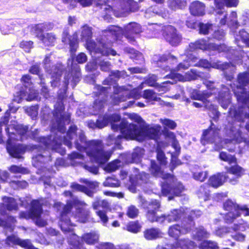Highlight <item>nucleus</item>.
I'll return each mask as SVG.
<instances>
[{
	"label": "nucleus",
	"instance_id": "nucleus-1",
	"mask_svg": "<svg viewBox=\"0 0 249 249\" xmlns=\"http://www.w3.org/2000/svg\"><path fill=\"white\" fill-rule=\"evenodd\" d=\"M77 130L76 125L70 126L66 135L63 136V144L71 148L72 146L71 141L76 138L74 145L77 150L85 152L92 163H97L99 166L105 164L110 158L112 152L105 150L104 143L101 140L87 141L83 131L77 135Z\"/></svg>",
	"mask_w": 249,
	"mask_h": 249
},
{
	"label": "nucleus",
	"instance_id": "nucleus-2",
	"mask_svg": "<svg viewBox=\"0 0 249 249\" xmlns=\"http://www.w3.org/2000/svg\"><path fill=\"white\" fill-rule=\"evenodd\" d=\"M160 204L157 200L152 201L147 206L146 203L142 202V206L144 208L148 209L147 217L151 221H157L162 223L164 220H167L169 223L176 221L181 216V211L178 210H174L171 212V214L165 217L164 215L161 216L156 215L155 211L160 207Z\"/></svg>",
	"mask_w": 249,
	"mask_h": 249
},
{
	"label": "nucleus",
	"instance_id": "nucleus-3",
	"mask_svg": "<svg viewBox=\"0 0 249 249\" xmlns=\"http://www.w3.org/2000/svg\"><path fill=\"white\" fill-rule=\"evenodd\" d=\"M156 173H157L156 176L165 180L161 186L163 195L166 196L169 194H174L178 196L184 190L183 185L179 182H177L171 174L161 172Z\"/></svg>",
	"mask_w": 249,
	"mask_h": 249
},
{
	"label": "nucleus",
	"instance_id": "nucleus-4",
	"mask_svg": "<svg viewBox=\"0 0 249 249\" xmlns=\"http://www.w3.org/2000/svg\"><path fill=\"white\" fill-rule=\"evenodd\" d=\"M109 31L117 39L122 34L130 41H135L134 36L139 34L142 32V26L140 24L136 22H131L125 26L124 29L116 26H112Z\"/></svg>",
	"mask_w": 249,
	"mask_h": 249
},
{
	"label": "nucleus",
	"instance_id": "nucleus-5",
	"mask_svg": "<svg viewBox=\"0 0 249 249\" xmlns=\"http://www.w3.org/2000/svg\"><path fill=\"white\" fill-rule=\"evenodd\" d=\"M42 213L41 203L38 200H33L31 203V208L29 212H22L19 214L20 218L36 219V224L40 227L44 226L47 222L40 218Z\"/></svg>",
	"mask_w": 249,
	"mask_h": 249
},
{
	"label": "nucleus",
	"instance_id": "nucleus-6",
	"mask_svg": "<svg viewBox=\"0 0 249 249\" xmlns=\"http://www.w3.org/2000/svg\"><path fill=\"white\" fill-rule=\"evenodd\" d=\"M141 127L137 124H128L125 120L120 123V132L123 138L134 139L141 137Z\"/></svg>",
	"mask_w": 249,
	"mask_h": 249
},
{
	"label": "nucleus",
	"instance_id": "nucleus-7",
	"mask_svg": "<svg viewBox=\"0 0 249 249\" xmlns=\"http://www.w3.org/2000/svg\"><path fill=\"white\" fill-rule=\"evenodd\" d=\"M86 206V204L84 202L79 200L77 198H72L63 207V214L69 213L74 208L78 211L76 213L77 216L81 217L82 216H87L89 214V212L85 209Z\"/></svg>",
	"mask_w": 249,
	"mask_h": 249
},
{
	"label": "nucleus",
	"instance_id": "nucleus-8",
	"mask_svg": "<svg viewBox=\"0 0 249 249\" xmlns=\"http://www.w3.org/2000/svg\"><path fill=\"white\" fill-rule=\"evenodd\" d=\"M241 207L231 200H228L224 203V209L229 211L225 214L224 217L227 223L232 222L234 219L240 215V212H242L240 209Z\"/></svg>",
	"mask_w": 249,
	"mask_h": 249
},
{
	"label": "nucleus",
	"instance_id": "nucleus-9",
	"mask_svg": "<svg viewBox=\"0 0 249 249\" xmlns=\"http://www.w3.org/2000/svg\"><path fill=\"white\" fill-rule=\"evenodd\" d=\"M116 5L119 7L117 17H121L125 13L136 12L139 9L138 3L133 0H116Z\"/></svg>",
	"mask_w": 249,
	"mask_h": 249
},
{
	"label": "nucleus",
	"instance_id": "nucleus-10",
	"mask_svg": "<svg viewBox=\"0 0 249 249\" xmlns=\"http://www.w3.org/2000/svg\"><path fill=\"white\" fill-rule=\"evenodd\" d=\"M81 77V70L79 66L71 67L69 71L65 73V87L67 89L69 84H71L72 88H74L80 81Z\"/></svg>",
	"mask_w": 249,
	"mask_h": 249
},
{
	"label": "nucleus",
	"instance_id": "nucleus-11",
	"mask_svg": "<svg viewBox=\"0 0 249 249\" xmlns=\"http://www.w3.org/2000/svg\"><path fill=\"white\" fill-rule=\"evenodd\" d=\"M177 32V29L170 25L164 26L162 29L163 36L173 46H178L181 41V38Z\"/></svg>",
	"mask_w": 249,
	"mask_h": 249
},
{
	"label": "nucleus",
	"instance_id": "nucleus-12",
	"mask_svg": "<svg viewBox=\"0 0 249 249\" xmlns=\"http://www.w3.org/2000/svg\"><path fill=\"white\" fill-rule=\"evenodd\" d=\"M177 32V29L170 25L164 26L162 29L163 36L173 46H178L181 41V38Z\"/></svg>",
	"mask_w": 249,
	"mask_h": 249
},
{
	"label": "nucleus",
	"instance_id": "nucleus-13",
	"mask_svg": "<svg viewBox=\"0 0 249 249\" xmlns=\"http://www.w3.org/2000/svg\"><path fill=\"white\" fill-rule=\"evenodd\" d=\"M157 153L156 158L159 162L158 164L155 160H150V171H161V167L166 166L167 164V158L161 148L157 147L156 150Z\"/></svg>",
	"mask_w": 249,
	"mask_h": 249
},
{
	"label": "nucleus",
	"instance_id": "nucleus-14",
	"mask_svg": "<svg viewBox=\"0 0 249 249\" xmlns=\"http://www.w3.org/2000/svg\"><path fill=\"white\" fill-rule=\"evenodd\" d=\"M160 128V125L153 127L142 126L141 127V137L144 136L149 139L158 141L161 135Z\"/></svg>",
	"mask_w": 249,
	"mask_h": 249
},
{
	"label": "nucleus",
	"instance_id": "nucleus-15",
	"mask_svg": "<svg viewBox=\"0 0 249 249\" xmlns=\"http://www.w3.org/2000/svg\"><path fill=\"white\" fill-rule=\"evenodd\" d=\"M63 42H68L70 46V52L71 58H73L75 55V53L78 47V39L77 34L75 33L72 35H70L68 33L64 34Z\"/></svg>",
	"mask_w": 249,
	"mask_h": 249
},
{
	"label": "nucleus",
	"instance_id": "nucleus-16",
	"mask_svg": "<svg viewBox=\"0 0 249 249\" xmlns=\"http://www.w3.org/2000/svg\"><path fill=\"white\" fill-rule=\"evenodd\" d=\"M219 157L222 161L227 162L229 164L234 163L233 166L229 168L228 171H242L243 168L237 163V159L235 156L230 155L226 152H220Z\"/></svg>",
	"mask_w": 249,
	"mask_h": 249
},
{
	"label": "nucleus",
	"instance_id": "nucleus-17",
	"mask_svg": "<svg viewBox=\"0 0 249 249\" xmlns=\"http://www.w3.org/2000/svg\"><path fill=\"white\" fill-rule=\"evenodd\" d=\"M190 227L186 226L184 228L180 227L178 225H173L169 228V235L173 238H178L180 234H185L190 230V227L194 225V222L191 221L189 223Z\"/></svg>",
	"mask_w": 249,
	"mask_h": 249
},
{
	"label": "nucleus",
	"instance_id": "nucleus-18",
	"mask_svg": "<svg viewBox=\"0 0 249 249\" xmlns=\"http://www.w3.org/2000/svg\"><path fill=\"white\" fill-rule=\"evenodd\" d=\"M196 47L201 50H209L220 52L222 50L223 45H217L215 43H207L205 39L197 40L196 42Z\"/></svg>",
	"mask_w": 249,
	"mask_h": 249
},
{
	"label": "nucleus",
	"instance_id": "nucleus-19",
	"mask_svg": "<svg viewBox=\"0 0 249 249\" xmlns=\"http://www.w3.org/2000/svg\"><path fill=\"white\" fill-rule=\"evenodd\" d=\"M205 6L203 3L198 0L192 2L189 6L190 14L194 16H202L205 14Z\"/></svg>",
	"mask_w": 249,
	"mask_h": 249
},
{
	"label": "nucleus",
	"instance_id": "nucleus-20",
	"mask_svg": "<svg viewBox=\"0 0 249 249\" xmlns=\"http://www.w3.org/2000/svg\"><path fill=\"white\" fill-rule=\"evenodd\" d=\"M195 246V243L189 239H181L166 248L168 249H193Z\"/></svg>",
	"mask_w": 249,
	"mask_h": 249
},
{
	"label": "nucleus",
	"instance_id": "nucleus-21",
	"mask_svg": "<svg viewBox=\"0 0 249 249\" xmlns=\"http://www.w3.org/2000/svg\"><path fill=\"white\" fill-rule=\"evenodd\" d=\"M69 158L71 160V163L74 164V165H80V166L83 167L84 169L88 170V171H97V170H92L90 167L87 165L83 162H79L76 163V160H84L85 159V156L83 154L78 152H72L69 155Z\"/></svg>",
	"mask_w": 249,
	"mask_h": 249
},
{
	"label": "nucleus",
	"instance_id": "nucleus-22",
	"mask_svg": "<svg viewBox=\"0 0 249 249\" xmlns=\"http://www.w3.org/2000/svg\"><path fill=\"white\" fill-rule=\"evenodd\" d=\"M190 0H168V7L172 10H183L187 7Z\"/></svg>",
	"mask_w": 249,
	"mask_h": 249
},
{
	"label": "nucleus",
	"instance_id": "nucleus-23",
	"mask_svg": "<svg viewBox=\"0 0 249 249\" xmlns=\"http://www.w3.org/2000/svg\"><path fill=\"white\" fill-rule=\"evenodd\" d=\"M237 83L239 86L237 89L241 90V91L246 90L245 87L249 84V73L248 72L239 73L237 78Z\"/></svg>",
	"mask_w": 249,
	"mask_h": 249
},
{
	"label": "nucleus",
	"instance_id": "nucleus-24",
	"mask_svg": "<svg viewBox=\"0 0 249 249\" xmlns=\"http://www.w3.org/2000/svg\"><path fill=\"white\" fill-rule=\"evenodd\" d=\"M225 181L224 177V173H217L210 177L209 179L210 185L213 187L217 188L222 185Z\"/></svg>",
	"mask_w": 249,
	"mask_h": 249
},
{
	"label": "nucleus",
	"instance_id": "nucleus-25",
	"mask_svg": "<svg viewBox=\"0 0 249 249\" xmlns=\"http://www.w3.org/2000/svg\"><path fill=\"white\" fill-rule=\"evenodd\" d=\"M6 243L9 245H18L24 248L30 246V241L29 240H21L15 235L8 236L7 238Z\"/></svg>",
	"mask_w": 249,
	"mask_h": 249
},
{
	"label": "nucleus",
	"instance_id": "nucleus-26",
	"mask_svg": "<svg viewBox=\"0 0 249 249\" xmlns=\"http://www.w3.org/2000/svg\"><path fill=\"white\" fill-rule=\"evenodd\" d=\"M104 8V11L105 12L103 18L105 19H109L111 18V13H113L116 17L118 14H119V7L116 5V0H113L112 5L106 4Z\"/></svg>",
	"mask_w": 249,
	"mask_h": 249
},
{
	"label": "nucleus",
	"instance_id": "nucleus-27",
	"mask_svg": "<svg viewBox=\"0 0 249 249\" xmlns=\"http://www.w3.org/2000/svg\"><path fill=\"white\" fill-rule=\"evenodd\" d=\"M82 238L87 244L94 245L98 242L99 235L95 231H92L84 234Z\"/></svg>",
	"mask_w": 249,
	"mask_h": 249
},
{
	"label": "nucleus",
	"instance_id": "nucleus-28",
	"mask_svg": "<svg viewBox=\"0 0 249 249\" xmlns=\"http://www.w3.org/2000/svg\"><path fill=\"white\" fill-rule=\"evenodd\" d=\"M37 95V92L35 90L30 87L26 89L25 92L20 91V98L25 99L27 101H32L34 100Z\"/></svg>",
	"mask_w": 249,
	"mask_h": 249
},
{
	"label": "nucleus",
	"instance_id": "nucleus-29",
	"mask_svg": "<svg viewBox=\"0 0 249 249\" xmlns=\"http://www.w3.org/2000/svg\"><path fill=\"white\" fill-rule=\"evenodd\" d=\"M239 3V0H215V6L220 9L225 4L228 7H236Z\"/></svg>",
	"mask_w": 249,
	"mask_h": 249
},
{
	"label": "nucleus",
	"instance_id": "nucleus-30",
	"mask_svg": "<svg viewBox=\"0 0 249 249\" xmlns=\"http://www.w3.org/2000/svg\"><path fill=\"white\" fill-rule=\"evenodd\" d=\"M141 97V93L137 89H131L129 93L125 95H121L118 97V101L122 102L126 100L127 99L133 98L138 99Z\"/></svg>",
	"mask_w": 249,
	"mask_h": 249
},
{
	"label": "nucleus",
	"instance_id": "nucleus-31",
	"mask_svg": "<svg viewBox=\"0 0 249 249\" xmlns=\"http://www.w3.org/2000/svg\"><path fill=\"white\" fill-rule=\"evenodd\" d=\"M3 207H6L8 211L16 210L18 208V205L13 198L4 197L3 198Z\"/></svg>",
	"mask_w": 249,
	"mask_h": 249
},
{
	"label": "nucleus",
	"instance_id": "nucleus-32",
	"mask_svg": "<svg viewBox=\"0 0 249 249\" xmlns=\"http://www.w3.org/2000/svg\"><path fill=\"white\" fill-rule=\"evenodd\" d=\"M144 237L148 240H152L161 236V232L156 229H150L144 232Z\"/></svg>",
	"mask_w": 249,
	"mask_h": 249
},
{
	"label": "nucleus",
	"instance_id": "nucleus-33",
	"mask_svg": "<svg viewBox=\"0 0 249 249\" xmlns=\"http://www.w3.org/2000/svg\"><path fill=\"white\" fill-rule=\"evenodd\" d=\"M8 172H0V179L3 181H9V182H15L18 186L22 188H25L27 186V183L26 181H18L14 180H10L8 178Z\"/></svg>",
	"mask_w": 249,
	"mask_h": 249
},
{
	"label": "nucleus",
	"instance_id": "nucleus-34",
	"mask_svg": "<svg viewBox=\"0 0 249 249\" xmlns=\"http://www.w3.org/2000/svg\"><path fill=\"white\" fill-rule=\"evenodd\" d=\"M142 97L149 101H158L160 100V98L157 97V93L152 89L144 90Z\"/></svg>",
	"mask_w": 249,
	"mask_h": 249
},
{
	"label": "nucleus",
	"instance_id": "nucleus-35",
	"mask_svg": "<svg viewBox=\"0 0 249 249\" xmlns=\"http://www.w3.org/2000/svg\"><path fill=\"white\" fill-rule=\"evenodd\" d=\"M225 181L229 180L230 182L234 183L237 179L242 176V172H223Z\"/></svg>",
	"mask_w": 249,
	"mask_h": 249
},
{
	"label": "nucleus",
	"instance_id": "nucleus-36",
	"mask_svg": "<svg viewBox=\"0 0 249 249\" xmlns=\"http://www.w3.org/2000/svg\"><path fill=\"white\" fill-rule=\"evenodd\" d=\"M9 154L13 157L19 158L24 153V148L19 145H17L8 149Z\"/></svg>",
	"mask_w": 249,
	"mask_h": 249
},
{
	"label": "nucleus",
	"instance_id": "nucleus-37",
	"mask_svg": "<svg viewBox=\"0 0 249 249\" xmlns=\"http://www.w3.org/2000/svg\"><path fill=\"white\" fill-rule=\"evenodd\" d=\"M42 42L46 46H49L53 44L55 40V37L54 35L52 33L44 34L40 39Z\"/></svg>",
	"mask_w": 249,
	"mask_h": 249
},
{
	"label": "nucleus",
	"instance_id": "nucleus-38",
	"mask_svg": "<svg viewBox=\"0 0 249 249\" xmlns=\"http://www.w3.org/2000/svg\"><path fill=\"white\" fill-rule=\"evenodd\" d=\"M213 123L212 122H211V124L208 127V128L203 130L200 139L201 142L205 143H209L210 142H213L211 141V138L208 137V135L210 133V131H211L213 129Z\"/></svg>",
	"mask_w": 249,
	"mask_h": 249
},
{
	"label": "nucleus",
	"instance_id": "nucleus-39",
	"mask_svg": "<svg viewBox=\"0 0 249 249\" xmlns=\"http://www.w3.org/2000/svg\"><path fill=\"white\" fill-rule=\"evenodd\" d=\"M121 160L116 159L107 164L104 168L106 171H115L120 166Z\"/></svg>",
	"mask_w": 249,
	"mask_h": 249
},
{
	"label": "nucleus",
	"instance_id": "nucleus-40",
	"mask_svg": "<svg viewBox=\"0 0 249 249\" xmlns=\"http://www.w3.org/2000/svg\"><path fill=\"white\" fill-rule=\"evenodd\" d=\"M44 26L42 24H37L32 26L31 28V32L35 35L39 39L41 36L44 35L43 33Z\"/></svg>",
	"mask_w": 249,
	"mask_h": 249
},
{
	"label": "nucleus",
	"instance_id": "nucleus-41",
	"mask_svg": "<svg viewBox=\"0 0 249 249\" xmlns=\"http://www.w3.org/2000/svg\"><path fill=\"white\" fill-rule=\"evenodd\" d=\"M127 53L130 54V57L133 60H140L144 61L142 54L133 48H129Z\"/></svg>",
	"mask_w": 249,
	"mask_h": 249
},
{
	"label": "nucleus",
	"instance_id": "nucleus-42",
	"mask_svg": "<svg viewBox=\"0 0 249 249\" xmlns=\"http://www.w3.org/2000/svg\"><path fill=\"white\" fill-rule=\"evenodd\" d=\"M199 77H200L199 73L195 69H191L185 73V78L187 81L195 80Z\"/></svg>",
	"mask_w": 249,
	"mask_h": 249
},
{
	"label": "nucleus",
	"instance_id": "nucleus-43",
	"mask_svg": "<svg viewBox=\"0 0 249 249\" xmlns=\"http://www.w3.org/2000/svg\"><path fill=\"white\" fill-rule=\"evenodd\" d=\"M160 123L163 125V128L174 130L177 126V124L174 121L167 118L161 120Z\"/></svg>",
	"mask_w": 249,
	"mask_h": 249
},
{
	"label": "nucleus",
	"instance_id": "nucleus-44",
	"mask_svg": "<svg viewBox=\"0 0 249 249\" xmlns=\"http://www.w3.org/2000/svg\"><path fill=\"white\" fill-rule=\"evenodd\" d=\"M62 143V139L59 136L57 137L53 138V141L51 143L46 142L45 145L48 147H52L53 149H57Z\"/></svg>",
	"mask_w": 249,
	"mask_h": 249
},
{
	"label": "nucleus",
	"instance_id": "nucleus-45",
	"mask_svg": "<svg viewBox=\"0 0 249 249\" xmlns=\"http://www.w3.org/2000/svg\"><path fill=\"white\" fill-rule=\"evenodd\" d=\"M104 185L107 187H116L120 185L118 180L114 177H107L104 182Z\"/></svg>",
	"mask_w": 249,
	"mask_h": 249
},
{
	"label": "nucleus",
	"instance_id": "nucleus-46",
	"mask_svg": "<svg viewBox=\"0 0 249 249\" xmlns=\"http://www.w3.org/2000/svg\"><path fill=\"white\" fill-rule=\"evenodd\" d=\"M194 66L207 70H209L212 68L211 63L207 59H200Z\"/></svg>",
	"mask_w": 249,
	"mask_h": 249
},
{
	"label": "nucleus",
	"instance_id": "nucleus-47",
	"mask_svg": "<svg viewBox=\"0 0 249 249\" xmlns=\"http://www.w3.org/2000/svg\"><path fill=\"white\" fill-rule=\"evenodd\" d=\"M238 100L242 101L243 103L249 102V92L246 90L244 91H237L235 93Z\"/></svg>",
	"mask_w": 249,
	"mask_h": 249
},
{
	"label": "nucleus",
	"instance_id": "nucleus-48",
	"mask_svg": "<svg viewBox=\"0 0 249 249\" xmlns=\"http://www.w3.org/2000/svg\"><path fill=\"white\" fill-rule=\"evenodd\" d=\"M178 155H177L176 156H174L172 155L170 164V170L171 171H173V170L177 167L178 166L182 164V162L178 159Z\"/></svg>",
	"mask_w": 249,
	"mask_h": 249
},
{
	"label": "nucleus",
	"instance_id": "nucleus-49",
	"mask_svg": "<svg viewBox=\"0 0 249 249\" xmlns=\"http://www.w3.org/2000/svg\"><path fill=\"white\" fill-rule=\"evenodd\" d=\"M109 88L103 87L100 85H95L94 89L97 90L96 91L93 92L94 96L98 97L102 94L107 93V90Z\"/></svg>",
	"mask_w": 249,
	"mask_h": 249
},
{
	"label": "nucleus",
	"instance_id": "nucleus-50",
	"mask_svg": "<svg viewBox=\"0 0 249 249\" xmlns=\"http://www.w3.org/2000/svg\"><path fill=\"white\" fill-rule=\"evenodd\" d=\"M139 210L134 205H131L127 208L126 214L131 218H133L138 216L139 214Z\"/></svg>",
	"mask_w": 249,
	"mask_h": 249
},
{
	"label": "nucleus",
	"instance_id": "nucleus-51",
	"mask_svg": "<svg viewBox=\"0 0 249 249\" xmlns=\"http://www.w3.org/2000/svg\"><path fill=\"white\" fill-rule=\"evenodd\" d=\"M92 31L90 28L86 27L82 29L81 32L82 38L88 41L92 37Z\"/></svg>",
	"mask_w": 249,
	"mask_h": 249
},
{
	"label": "nucleus",
	"instance_id": "nucleus-52",
	"mask_svg": "<svg viewBox=\"0 0 249 249\" xmlns=\"http://www.w3.org/2000/svg\"><path fill=\"white\" fill-rule=\"evenodd\" d=\"M123 139L122 135H119L115 137L113 134L109 135L107 137V141L110 144H115L116 145L120 144L121 140Z\"/></svg>",
	"mask_w": 249,
	"mask_h": 249
},
{
	"label": "nucleus",
	"instance_id": "nucleus-53",
	"mask_svg": "<svg viewBox=\"0 0 249 249\" xmlns=\"http://www.w3.org/2000/svg\"><path fill=\"white\" fill-rule=\"evenodd\" d=\"M169 59H177V58L170 53L168 54H164L159 56L158 60H156V64L159 65L160 63H165Z\"/></svg>",
	"mask_w": 249,
	"mask_h": 249
},
{
	"label": "nucleus",
	"instance_id": "nucleus-54",
	"mask_svg": "<svg viewBox=\"0 0 249 249\" xmlns=\"http://www.w3.org/2000/svg\"><path fill=\"white\" fill-rule=\"evenodd\" d=\"M141 228V226L135 222H131L127 226V231L134 233L139 232L140 231Z\"/></svg>",
	"mask_w": 249,
	"mask_h": 249
},
{
	"label": "nucleus",
	"instance_id": "nucleus-55",
	"mask_svg": "<svg viewBox=\"0 0 249 249\" xmlns=\"http://www.w3.org/2000/svg\"><path fill=\"white\" fill-rule=\"evenodd\" d=\"M198 196L200 199L207 200L209 196V191L204 187H201L198 192Z\"/></svg>",
	"mask_w": 249,
	"mask_h": 249
},
{
	"label": "nucleus",
	"instance_id": "nucleus-56",
	"mask_svg": "<svg viewBox=\"0 0 249 249\" xmlns=\"http://www.w3.org/2000/svg\"><path fill=\"white\" fill-rule=\"evenodd\" d=\"M196 238L200 240L203 238H207L209 236V233L203 228H200L197 230L195 235Z\"/></svg>",
	"mask_w": 249,
	"mask_h": 249
},
{
	"label": "nucleus",
	"instance_id": "nucleus-57",
	"mask_svg": "<svg viewBox=\"0 0 249 249\" xmlns=\"http://www.w3.org/2000/svg\"><path fill=\"white\" fill-rule=\"evenodd\" d=\"M204 84L209 91L214 92V94H216L218 92V89L214 86V82L208 81L204 83Z\"/></svg>",
	"mask_w": 249,
	"mask_h": 249
},
{
	"label": "nucleus",
	"instance_id": "nucleus-58",
	"mask_svg": "<svg viewBox=\"0 0 249 249\" xmlns=\"http://www.w3.org/2000/svg\"><path fill=\"white\" fill-rule=\"evenodd\" d=\"M199 32L201 34L204 35L209 34V31L210 27V24L199 23Z\"/></svg>",
	"mask_w": 249,
	"mask_h": 249
},
{
	"label": "nucleus",
	"instance_id": "nucleus-59",
	"mask_svg": "<svg viewBox=\"0 0 249 249\" xmlns=\"http://www.w3.org/2000/svg\"><path fill=\"white\" fill-rule=\"evenodd\" d=\"M71 187L73 190L84 192L89 195V191L88 189L84 186L79 185L76 183H72Z\"/></svg>",
	"mask_w": 249,
	"mask_h": 249
},
{
	"label": "nucleus",
	"instance_id": "nucleus-60",
	"mask_svg": "<svg viewBox=\"0 0 249 249\" xmlns=\"http://www.w3.org/2000/svg\"><path fill=\"white\" fill-rule=\"evenodd\" d=\"M37 109L38 108L37 107L33 106L27 108L26 109V111L33 119H35L36 117L38 114Z\"/></svg>",
	"mask_w": 249,
	"mask_h": 249
},
{
	"label": "nucleus",
	"instance_id": "nucleus-61",
	"mask_svg": "<svg viewBox=\"0 0 249 249\" xmlns=\"http://www.w3.org/2000/svg\"><path fill=\"white\" fill-rule=\"evenodd\" d=\"M193 177L196 180L202 182L206 178L207 172H194Z\"/></svg>",
	"mask_w": 249,
	"mask_h": 249
},
{
	"label": "nucleus",
	"instance_id": "nucleus-62",
	"mask_svg": "<svg viewBox=\"0 0 249 249\" xmlns=\"http://www.w3.org/2000/svg\"><path fill=\"white\" fill-rule=\"evenodd\" d=\"M213 94H214V92H210L207 90H203L202 92H201L202 102L204 104L209 103V101L208 100V98Z\"/></svg>",
	"mask_w": 249,
	"mask_h": 249
},
{
	"label": "nucleus",
	"instance_id": "nucleus-63",
	"mask_svg": "<svg viewBox=\"0 0 249 249\" xmlns=\"http://www.w3.org/2000/svg\"><path fill=\"white\" fill-rule=\"evenodd\" d=\"M190 64L187 61H184L182 62L179 63L177 66L175 68V71H180L182 70H185L189 68Z\"/></svg>",
	"mask_w": 249,
	"mask_h": 249
},
{
	"label": "nucleus",
	"instance_id": "nucleus-64",
	"mask_svg": "<svg viewBox=\"0 0 249 249\" xmlns=\"http://www.w3.org/2000/svg\"><path fill=\"white\" fill-rule=\"evenodd\" d=\"M162 134L166 138H169L173 141L176 139L175 133L169 130V129L164 128L162 131Z\"/></svg>",
	"mask_w": 249,
	"mask_h": 249
}]
</instances>
